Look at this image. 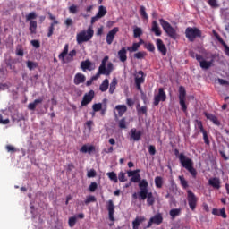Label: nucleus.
<instances>
[{
  "instance_id": "nucleus-1",
  "label": "nucleus",
  "mask_w": 229,
  "mask_h": 229,
  "mask_svg": "<svg viewBox=\"0 0 229 229\" xmlns=\"http://www.w3.org/2000/svg\"><path fill=\"white\" fill-rule=\"evenodd\" d=\"M108 55H106L102 62L101 64L98 67V72L91 77L89 81H87L86 85L87 87H90L92 85L93 81L96 80H98V78L103 74L104 76H110L112 74V71H114V64L108 63L106 65V62H108Z\"/></svg>"
},
{
  "instance_id": "nucleus-2",
  "label": "nucleus",
  "mask_w": 229,
  "mask_h": 229,
  "mask_svg": "<svg viewBox=\"0 0 229 229\" xmlns=\"http://www.w3.org/2000/svg\"><path fill=\"white\" fill-rule=\"evenodd\" d=\"M148 187L149 183L148 180L142 179V182L139 184L140 201H145V199H147L148 205L153 207L155 205V197L153 196V192L149 191L148 189Z\"/></svg>"
},
{
  "instance_id": "nucleus-3",
  "label": "nucleus",
  "mask_w": 229,
  "mask_h": 229,
  "mask_svg": "<svg viewBox=\"0 0 229 229\" xmlns=\"http://www.w3.org/2000/svg\"><path fill=\"white\" fill-rule=\"evenodd\" d=\"M174 155L179 159L181 165L184 167L186 171L190 172V174H191V176H193V178H196L198 172H196L194 168V162L190 157L185 156V154L183 153L180 154V151L178 149L174 150Z\"/></svg>"
},
{
  "instance_id": "nucleus-4",
  "label": "nucleus",
  "mask_w": 229,
  "mask_h": 229,
  "mask_svg": "<svg viewBox=\"0 0 229 229\" xmlns=\"http://www.w3.org/2000/svg\"><path fill=\"white\" fill-rule=\"evenodd\" d=\"M92 37H94V29L92 26H89L87 30H81L76 35L77 44H83L84 42H89L92 40Z\"/></svg>"
},
{
  "instance_id": "nucleus-5",
  "label": "nucleus",
  "mask_w": 229,
  "mask_h": 229,
  "mask_svg": "<svg viewBox=\"0 0 229 229\" xmlns=\"http://www.w3.org/2000/svg\"><path fill=\"white\" fill-rule=\"evenodd\" d=\"M160 25L162 26L164 31L170 36L171 38L176 39V30L171 26V23L164 19L159 20Z\"/></svg>"
},
{
  "instance_id": "nucleus-6",
  "label": "nucleus",
  "mask_w": 229,
  "mask_h": 229,
  "mask_svg": "<svg viewBox=\"0 0 229 229\" xmlns=\"http://www.w3.org/2000/svg\"><path fill=\"white\" fill-rule=\"evenodd\" d=\"M185 35L190 42H194L197 37H201V30L198 28L188 27L185 30Z\"/></svg>"
},
{
  "instance_id": "nucleus-7",
  "label": "nucleus",
  "mask_w": 229,
  "mask_h": 229,
  "mask_svg": "<svg viewBox=\"0 0 229 229\" xmlns=\"http://www.w3.org/2000/svg\"><path fill=\"white\" fill-rule=\"evenodd\" d=\"M216 56H217V55L216 54H213L211 55V60L210 61H207L205 60L201 55H196V60L199 61V64H200V67L201 69H210V67H212L213 64H214V58H216Z\"/></svg>"
},
{
  "instance_id": "nucleus-8",
  "label": "nucleus",
  "mask_w": 229,
  "mask_h": 229,
  "mask_svg": "<svg viewBox=\"0 0 229 229\" xmlns=\"http://www.w3.org/2000/svg\"><path fill=\"white\" fill-rule=\"evenodd\" d=\"M187 199L191 210H196V207H198V197L191 190L187 191Z\"/></svg>"
},
{
  "instance_id": "nucleus-9",
  "label": "nucleus",
  "mask_w": 229,
  "mask_h": 229,
  "mask_svg": "<svg viewBox=\"0 0 229 229\" xmlns=\"http://www.w3.org/2000/svg\"><path fill=\"white\" fill-rule=\"evenodd\" d=\"M187 91L183 86L179 87V103L183 112H187V105H185V98Z\"/></svg>"
},
{
  "instance_id": "nucleus-10",
  "label": "nucleus",
  "mask_w": 229,
  "mask_h": 229,
  "mask_svg": "<svg viewBox=\"0 0 229 229\" xmlns=\"http://www.w3.org/2000/svg\"><path fill=\"white\" fill-rule=\"evenodd\" d=\"M162 221H164V217L162 216V214L157 213L149 219L146 228H151L153 225H162Z\"/></svg>"
},
{
  "instance_id": "nucleus-11",
  "label": "nucleus",
  "mask_w": 229,
  "mask_h": 229,
  "mask_svg": "<svg viewBox=\"0 0 229 229\" xmlns=\"http://www.w3.org/2000/svg\"><path fill=\"white\" fill-rule=\"evenodd\" d=\"M167 99V96L165 95V91H164L163 88H159L158 94L154 97V105L155 106H158L160 101H165Z\"/></svg>"
},
{
  "instance_id": "nucleus-12",
  "label": "nucleus",
  "mask_w": 229,
  "mask_h": 229,
  "mask_svg": "<svg viewBox=\"0 0 229 229\" xmlns=\"http://www.w3.org/2000/svg\"><path fill=\"white\" fill-rule=\"evenodd\" d=\"M81 69L83 71V72H86L87 71H94V69H96V64L90 60L87 59L81 63Z\"/></svg>"
},
{
  "instance_id": "nucleus-13",
  "label": "nucleus",
  "mask_w": 229,
  "mask_h": 229,
  "mask_svg": "<svg viewBox=\"0 0 229 229\" xmlns=\"http://www.w3.org/2000/svg\"><path fill=\"white\" fill-rule=\"evenodd\" d=\"M94 90H89L83 96L82 101L81 102V106H87L89 103H92V99H94Z\"/></svg>"
},
{
  "instance_id": "nucleus-14",
  "label": "nucleus",
  "mask_w": 229,
  "mask_h": 229,
  "mask_svg": "<svg viewBox=\"0 0 229 229\" xmlns=\"http://www.w3.org/2000/svg\"><path fill=\"white\" fill-rule=\"evenodd\" d=\"M119 33V29L117 27H114L106 35V42L108 46L112 45V42H114V38H115V35Z\"/></svg>"
},
{
  "instance_id": "nucleus-15",
  "label": "nucleus",
  "mask_w": 229,
  "mask_h": 229,
  "mask_svg": "<svg viewBox=\"0 0 229 229\" xmlns=\"http://www.w3.org/2000/svg\"><path fill=\"white\" fill-rule=\"evenodd\" d=\"M107 210L110 221H115L114 214H115V205H114V200H108Z\"/></svg>"
},
{
  "instance_id": "nucleus-16",
  "label": "nucleus",
  "mask_w": 229,
  "mask_h": 229,
  "mask_svg": "<svg viewBox=\"0 0 229 229\" xmlns=\"http://www.w3.org/2000/svg\"><path fill=\"white\" fill-rule=\"evenodd\" d=\"M156 46L158 49V52L161 53L163 56H165L167 55V47H165V45L164 44V41H162V39H157Z\"/></svg>"
},
{
  "instance_id": "nucleus-17",
  "label": "nucleus",
  "mask_w": 229,
  "mask_h": 229,
  "mask_svg": "<svg viewBox=\"0 0 229 229\" xmlns=\"http://www.w3.org/2000/svg\"><path fill=\"white\" fill-rule=\"evenodd\" d=\"M208 185H210V187H213V189L219 190L221 189V180L217 177L209 178Z\"/></svg>"
},
{
  "instance_id": "nucleus-18",
  "label": "nucleus",
  "mask_w": 229,
  "mask_h": 229,
  "mask_svg": "<svg viewBox=\"0 0 229 229\" xmlns=\"http://www.w3.org/2000/svg\"><path fill=\"white\" fill-rule=\"evenodd\" d=\"M197 126L199 128V130L200 131V133H202L203 135V140L205 144H207L208 146V144H210V141L208 140V136H207V131H205V129H203V124L201 123V122L197 121Z\"/></svg>"
},
{
  "instance_id": "nucleus-19",
  "label": "nucleus",
  "mask_w": 229,
  "mask_h": 229,
  "mask_svg": "<svg viewBox=\"0 0 229 229\" xmlns=\"http://www.w3.org/2000/svg\"><path fill=\"white\" fill-rule=\"evenodd\" d=\"M140 137H142V132L140 131H137V129L133 128L131 130V139L138 142L140 140Z\"/></svg>"
},
{
  "instance_id": "nucleus-20",
  "label": "nucleus",
  "mask_w": 229,
  "mask_h": 229,
  "mask_svg": "<svg viewBox=\"0 0 229 229\" xmlns=\"http://www.w3.org/2000/svg\"><path fill=\"white\" fill-rule=\"evenodd\" d=\"M128 53V49L126 47H123L121 50L118 51V58L120 62H126L128 60V56L126 55Z\"/></svg>"
},
{
  "instance_id": "nucleus-21",
  "label": "nucleus",
  "mask_w": 229,
  "mask_h": 229,
  "mask_svg": "<svg viewBox=\"0 0 229 229\" xmlns=\"http://www.w3.org/2000/svg\"><path fill=\"white\" fill-rule=\"evenodd\" d=\"M215 37L218 40V42H220V44H222V46L224 47L225 54L226 55V56L229 57V47H228V45H226V43L225 42V40H223V38L219 36V34L215 33Z\"/></svg>"
},
{
  "instance_id": "nucleus-22",
  "label": "nucleus",
  "mask_w": 229,
  "mask_h": 229,
  "mask_svg": "<svg viewBox=\"0 0 229 229\" xmlns=\"http://www.w3.org/2000/svg\"><path fill=\"white\" fill-rule=\"evenodd\" d=\"M85 80H87V78L83 75V73H77L74 76V84L75 85H80L81 83H85Z\"/></svg>"
},
{
  "instance_id": "nucleus-23",
  "label": "nucleus",
  "mask_w": 229,
  "mask_h": 229,
  "mask_svg": "<svg viewBox=\"0 0 229 229\" xmlns=\"http://www.w3.org/2000/svg\"><path fill=\"white\" fill-rule=\"evenodd\" d=\"M144 221H146V218H144V216H137L132 221V229H139V226H140V224L144 223Z\"/></svg>"
},
{
  "instance_id": "nucleus-24",
  "label": "nucleus",
  "mask_w": 229,
  "mask_h": 229,
  "mask_svg": "<svg viewBox=\"0 0 229 229\" xmlns=\"http://www.w3.org/2000/svg\"><path fill=\"white\" fill-rule=\"evenodd\" d=\"M115 110H117L118 115L120 117H123V115H124V114H126V111L128 110V107H126L125 105H117L115 106Z\"/></svg>"
},
{
  "instance_id": "nucleus-25",
  "label": "nucleus",
  "mask_w": 229,
  "mask_h": 229,
  "mask_svg": "<svg viewBox=\"0 0 229 229\" xmlns=\"http://www.w3.org/2000/svg\"><path fill=\"white\" fill-rule=\"evenodd\" d=\"M205 117H207V119H208L209 121H211L214 124H216V126H219V120L217 119V117L212 114L209 113H204Z\"/></svg>"
},
{
  "instance_id": "nucleus-26",
  "label": "nucleus",
  "mask_w": 229,
  "mask_h": 229,
  "mask_svg": "<svg viewBox=\"0 0 229 229\" xmlns=\"http://www.w3.org/2000/svg\"><path fill=\"white\" fill-rule=\"evenodd\" d=\"M152 31L155 33L156 37H160L162 35V32L160 31V27H158V22L157 21H154L152 22Z\"/></svg>"
},
{
  "instance_id": "nucleus-27",
  "label": "nucleus",
  "mask_w": 229,
  "mask_h": 229,
  "mask_svg": "<svg viewBox=\"0 0 229 229\" xmlns=\"http://www.w3.org/2000/svg\"><path fill=\"white\" fill-rule=\"evenodd\" d=\"M108 87H110V81L108 79H105L99 86V90L101 92H106V90H108Z\"/></svg>"
},
{
  "instance_id": "nucleus-28",
  "label": "nucleus",
  "mask_w": 229,
  "mask_h": 229,
  "mask_svg": "<svg viewBox=\"0 0 229 229\" xmlns=\"http://www.w3.org/2000/svg\"><path fill=\"white\" fill-rule=\"evenodd\" d=\"M117 88V78H113L111 83L109 84V94H114L115 89Z\"/></svg>"
},
{
  "instance_id": "nucleus-29",
  "label": "nucleus",
  "mask_w": 229,
  "mask_h": 229,
  "mask_svg": "<svg viewBox=\"0 0 229 229\" xmlns=\"http://www.w3.org/2000/svg\"><path fill=\"white\" fill-rule=\"evenodd\" d=\"M140 44H142V39H140V43H133L132 47H128L127 51H130V53H135V51H139Z\"/></svg>"
},
{
  "instance_id": "nucleus-30",
  "label": "nucleus",
  "mask_w": 229,
  "mask_h": 229,
  "mask_svg": "<svg viewBox=\"0 0 229 229\" xmlns=\"http://www.w3.org/2000/svg\"><path fill=\"white\" fill-rule=\"evenodd\" d=\"M95 148L94 146H87V145H83L80 151L81 153H89L90 155V153H92V151H94Z\"/></svg>"
},
{
  "instance_id": "nucleus-31",
  "label": "nucleus",
  "mask_w": 229,
  "mask_h": 229,
  "mask_svg": "<svg viewBox=\"0 0 229 229\" xmlns=\"http://www.w3.org/2000/svg\"><path fill=\"white\" fill-rule=\"evenodd\" d=\"M144 82V72L139 71L135 76V83H143Z\"/></svg>"
},
{
  "instance_id": "nucleus-32",
  "label": "nucleus",
  "mask_w": 229,
  "mask_h": 229,
  "mask_svg": "<svg viewBox=\"0 0 229 229\" xmlns=\"http://www.w3.org/2000/svg\"><path fill=\"white\" fill-rule=\"evenodd\" d=\"M106 7H105L104 5H100L98 7V12L97 13V15L100 18L103 19V17H105V15H106Z\"/></svg>"
},
{
  "instance_id": "nucleus-33",
  "label": "nucleus",
  "mask_w": 229,
  "mask_h": 229,
  "mask_svg": "<svg viewBox=\"0 0 229 229\" xmlns=\"http://www.w3.org/2000/svg\"><path fill=\"white\" fill-rule=\"evenodd\" d=\"M106 176H108L109 180H111V182H114V183H117L119 182V179L117 178V174H115V172H108L106 174Z\"/></svg>"
},
{
  "instance_id": "nucleus-34",
  "label": "nucleus",
  "mask_w": 229,
  "mask_h": 229,
  "mask_svg": "<svg viewBox=\"0 0 229 229\" xmlns=\"http://www.w3.org/2000/svg\"><path fill=\"white\" fill-rule=\"evenodd\" d=\"M29 30L31 35H35L37 33V21H30Z\"/></svg>"
},
{
  "instance_id": "nucleus-35",
  "label": "nucleus",
  "mask_w": 229,
  "mask_h": 229,
  "mask_svg": "<svg viewBox=\"0 0 229 229\" xmlns=\"http://www.w3.org/2000/svg\"><path fill=\"white\" fill-rule=\"evenodd\" d=\"M155 185L157 189H162L164 185V179L160 176L155 178Z\"/></svg>"
},
{
  "instance_id": "nucleus-36",
  "label": "nucleus",
  "mask_w": 229,
  "mask_h": 229,
  "mask_svg": "<svg viewBox=\"0 0 229 229\" xmlns=\"http://www.w3.org/2000/svg\"><path fill=\"white\" fill-rule=\"evenodd\" d=\"M131 182L132 183H139V185H140V182H142L140 174L139 173L134 174L133 177L131 178Z\"/></svg>"
},
{
  "instance_id": "nucleus-37",
  "label": "nucleus",
  "mask_w": 229,
  "mask_h": 229,
  "mask_svg": "<svg viewBox=\"0 0 229 229\" xmlns=\"http://www.w3.org/2000/svg\"><path fill=\"white\" fill-rule=\"evenodd\" d=\"M182 210L179 208H174L170 210V216L172 217V219H175V217H178V216H180Z\"/></svg>"
},
{
  "instance_id": "nucleus-38",
  "label": "nucleus",
  "mask_w": 229,
  "mask_h": 229,
  "mask_svg": "<svg viewBox=\"0 0 229 229\" xmlns=\"http://www.w3.org/2000/svg\"><path fill=\"white\" fill-rule=\"evenodd\" d=\"M59 60H61L62 64H71V62H74V58L69 55H66V56H64L63 58H59Z\"/></svg>"
},
{
  "instance_id": "nucleus-39",
  "label": "nucleus",
  "mask_w": 229,
  "mask_h": 229,
  "mask_svg": "<svg viewBox=\"0 0 229 229\" xmlns=\"http://www.w3.org/2000/svg\"><path fill=\"white\" fill-rule=\"evenodd\" d=\"M27 67L30 71H33V69H37L38 67V64L37 62L27 61Z\"/></svg>"
},
{
  "instance_id": "nucleus-40",
  "label": "nucleus",
  "mask_w": 229,
  "mask_h": 229,
  "mask_svg": "<svg viewBox=\"0 0 229 229\" xmlns=\"http://www.w3.org/2000/svg\"><path fill=\"white\" fill-rule=\"evenodd\" d=\"M69 54V44L64 45V50L61 54H59L58 58H64V56H67Z\"/></svg>"
},
{
  "instance_id": "nucleus-41",
  "label": "nucleus",
  "mask_w": 229,
  "mask_h": 229,
  "mask_svg": "<svg viewBox=\"0 0 229 229\" xmlns=\"http://www.w3.org/2000/svg\"><path fill=\"white\" fill-rule=\"evenodd\" d=\"M118 180L121 182V183H124V182H127L128 179H126V173L120 172L118 174Z\"/></svg>"
},
{
  "instance_id": "nucleus-42",
  "label": "nucleus",
  "mask_w": 229,
  "mask_h": 229,
  "mask_svg": "<svg viewBox=\"0 0 229 229\" xmlns=\"http://www.w3.org/2000/svg\"><path fill=\"white\" fill-rule=\"evenodd\" d=\"M126 118H122L120 121H118V126L121 128V130H126Z\"/></svg>"
},
{
  "instance_id": "nucleus-43",
  "label": "nucleus",
  "mask_w": 229,
  "mask_h": 229,
  "mask_svg": "<svg viewBox=\"0 0 229 229\" xmlns=\"http://www.w3.org/2000/svg\"><path fill=\"white\" fill-rule=\"evenodd\" d=\"M34 19H37V13L31 12L29 14L26 15V21H33Z\"/></svg>"
},
{
  "instance_id": "nucleus-44",
  "label": "nucleus",
  "mask_w": 229,
  "mask_h": 229,
  "mask_svg": "<svg viewBox=\"0 0 229 229\" xmlns=\"http://www.w3.org/2000/svg\"><path fill=\"white\" fill-rule=\"evenodd\" d=\"M134 38H139L142 35V29L137 27L133 30Z\"/></svg>"
},
{
  "instance_id": "nucleus-45",
  "label": "nucleus",
  "mask_w": 229,
  "mask_h": 229,
  "mask_svg": "<svg viewBox=\"0 0 229 229\" xmlns=\"http://www.w3.org/2000/svg\"><path fill=\"white\" fill-rule=\"evenodd\" d=\"M179 180H180L181 185H182L184 189H187V187H189V183L187 182L183 175L179 176Z\"/></svg>"
},
{
  "instance_id": "nucleus-46",
  "label": "nucleus",
  "mask_w": 229,
  "mask_h": 229,
  "mask_svg": "<svg viewBox=\"0 0 229 229\" xmlns=\"http://www.w3.org/2000/svg\"><path fill=\"white\" fill-rule=\"evenodd\" d=\"M96 200L97 199H96L95 196L89 195L87 197L84 203H85V205H89V203H94V202H96Z\"/></svg>"
},
{
  "instance_id": "nucleus-47",
  "label": "nucleus",
  "mask_w": 229,
  "mask_h": 229,
  "mask_svg": "<svg viewBox=\"0 0 229 229\" xmlns=\"http://www.w3.org/2000/svg\"><path fill=\"white\" fill-rule=\"evenodd\" d=\"M208 4L211 8H219V4H217V0H208Z\"/></svg>"
},
{
  "instance_id": "nucleus-48",
  "label": "nucleus",
  "mask_w": 229,
  "mask_h": 229,
  "mask_svg": "<svg viewBox=\"0 0 229 229\" xmlns=\"http://www.w3.org/2000/svg\"><path fill=\"white\" fill-rule=\"evenodd\" d=\"M103 108V104L98 103L92 106L93 112H99Z\"/></svg>"
},
{
  "instance_id": "nucleus-49",
  "label": "nucleus",
  "mask_w": 229,
  "mask_h": 229,
  "mask_svg": "<svg viewBox=\"0 0 229 229\" xmlns=\"http://www.w3.org/2000/svg\"><path fill=\"white\" fill-rule=\"evenodd\" d=\"M140 13L143 19H148V13H146V7H144V5L140 6Z\"/></svg>"
},
{
  "instance_id": "nucleus-50",
  "label": "nucleus",
  "mask_w": 229,
  "mask_h": 229,
  "mask_svg": "<svg viewBox=\"0 0 229 229\" xmlns=\"http://www.w3.org/2000/svg\"><path fill=\"white\" fill-rule=\"evenodd\" d=\"M146 56V52H137L134 54V58H137V60H142Z\"/></svg>"
},
{
  "instance_id": "nucleus-51",
  "label": "nucleus",
  "mask_w": 229,
  "mask_h": 229,
  "mask_svg": "<svg viewBox=\"0 0 229 229\" xmlns=\"http://www.w3.org/2000/svg\"><path fill=\"white\" fill-rule=\"evenodd\" d=\"M225 22V30L227 33H229V14L226 15V17L224 20Z\"/></svg>"
},
{
  "instance_id": "nucleus-52",
  "label": "nucleus",
  "mask_w": 229,
  "mask_h": 229,
  "mask_svg": "<svg viewBox=\"0 0 229 229\" xmlns=\"http://www.w3.org/2000/svg\"><path fill=\"white\" fill-rule=\"evenodd\" d=\"M68 225L71 228H72L74 225H76V216L70 217L68 220Z\"/></svg>"
},
{
  "instance_id": "nucleus-53",
  "label": "nucleus",
  "mask_w": 229,
  "mask_h": 229,
  "mask_svg": "<svg viewBox=\"0 0 229 229\" xmlns=\"http://www.w3.org/2000/svg\"><path fill=\"white\" fill-rule=\"evenodd\" d=\"M138 173H140V169H137L134 171H131V170L127 171V174L129 178H131V177L133 178L134 174H137Z\"/></svg>"
},
{
  "instance_id": "nucleus-54",
  "label": "nucleus",
  "mask_w": 229,
  "mask_h": 229,
  "mask_svg": "<svg viewBox=\"0 0 229 229\" xmlns=\"http://www.w3.org/2000/svg\"><path fill=\"white\" fill-rule=\"evenodd\" d=\"M69 12L70 13H72V14L78 13V5L72 4V6H70Z\"/></svg>"
},
{
  "instance_id": "nucleus-55",
  "label": "nucleus",
  "mask_w": 229,
  "mask_h": 229,
  "mask_svg": "<svg viewBox=\"0 0 229 229\" xmlns=\"http://www.w3.org/2000/svg\"><path fill=\"white\" fill-rule=\"evenodd\" d=\"M96 170L94 169H90L88 174H87V176L88 178H96Z\"/></svg>"
},
{
  "instance_id": "nucleus-56",
  "label": "nucleus",
  "mask_w": 229,
  "mask_h": 229,
  "mask_svg": "<svg viewBox=\"0 0 229 229\" xmlns=\"http://www.w3.org/2000/svg\"><path fill=\"white\" fill-rule=\"evenodd\" d=\"M221 216V217H223L224 219H226L227 216H226V209L225 208L219 209V215Z\"/></svg>"
},
{
  "instance_id": "nucleus-57",
  "label": "nucleus",
  "mask_w": 229,
  "mask_h": 229,
  "mask_svg": "<svg viewBox=\"0 0 229 229\" xmlns=\"http://www.w3.org/2000/svg\"><path fill=\"white\" fill-rule=\"evenodd\" d=\"M55 31V26L53 24H50L49 28H48V33H47V37H53V33Z\"/></svg>"
},
{
  "instance_id": "nucleus-58",
  "label": "nucleus",
  "mask_w": 229,
  "mask_h": 229,
  "mask_svg": "<svg viewBox=\"0 0 229 229\" xmlns=\"http://www.w3.org/2000/svg\"><path fill=\"white\" fill-rule=\"evenodd\" d=\"M90 192H95L96 189H98V183L96 182H91V184L89 187Z\"/></svg>"
},
{
  "instance_id": "nucleus-59",
  "label": "nucleus",
  "mask_w": 229,
  "mask_h": 229,
  "mask_svg": "<svg viewBox=\"0 0 229 229\" xmlns=\"http://www.w3.org/2000/svg\"><path fill=\"white\" fill-rule=\"evenodd\" d=\"M30 44L33 46V47H36V49L40 47V42L38 40H31Z\"/></svg>"
},
{
  "instance_id": "nucleus-60",
  "label": "nucleus",
  "mask_w": 229,
  "mask_h": 229,
  "mask_svg": "<svg viewBox=\"0 0 229 229\" xmlns=\"http://www.w3.org/2000/svg\"><path fill=\"white\" fill-rule=\"evenodd\" d=\"M146 48L148 49V51L153 53V51H155V45H153L152 43H148L147 44Z\"/></svg>"
},
{
  "instance_id": "nucleus-61",
  "label": "nucleus",
  "mask_w": 229,
  "mask_h": 229,
  "mask_svg": "<svg viewBox=\"0 0 229 229\" xmlns=\"http://www.w3.org/2000/svg\"><path fill=\"white\" fill-rule=\"evenodd\" d=\"M148 153L149 155H155L157 153V149L155 148V146L150 145L148 147Z\"/></svg>"
},
{
  "instance_id": "nucleus-62",
  "label": "nucleus",
  "mask_w": 229,
  "mask_h": 229,
  "mask_svg": "<svg viewBox=\"0 0 229 229\" xmlns=\"http://www.w3.org/2000/svg\"><path fill=\"white\" fill-rule=\"evenodd\" d=\"M6 150L9 152V153H15L16 149H15V147L12 146V145H7L6 146Z\"/></svg>"
},
{
  "instance_id": "nucleus-63",
  "label": "nucleus",
  "mask_w": 229,
  "mask_h": 229,
  "mask_svg": "<svg viewBox=\"0 0 229 229\" xmlns=\"http://www.w3.org/2000/svg\"><path fill=\"white\" fill-rule=\"evenodd\" d=\"M10 123V119L6 118L3 120V115L0 114V124H9Z\"/></svg>"
},
{
  "instance_id": "nucleus-64",
  "label": "nucleus",
  "mask_w": 229,
  "mask_h": 229,
  "mask_svg": "<svg viewBox=\"0 0 229 229\" xmlns=\"http://www.w3.org/2000/svg\"><path fill=\"white\" fill-rule=\"evenodd\" d=\"M64 24L69 28V26H72V19L67 18L64 21Z\"/></svg>"
}]
</instances>
